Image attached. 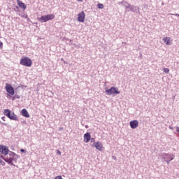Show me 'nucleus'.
<instances>
[{
  "instance_id": "f257e3e1",
  "label": "nucleus",
  "mask_w": 179,
  "mask_h": 179,
  "mask_svg": "<svg viewBox=\"0 0 179 179\" xmlns=\"http://www.w3.org/2000/svg\"><path fill=\"white\" fill-rule=\"evenodd\" d=\"M2 159L3 160L6 161V163H8V164H12V162L15 160V156L13 153L10 154L9 155L6 156L5 157L0 155V165L5 166V162L2 161Z\"/></svg>"
},
{
  "instance_id": "f03ea898",
  "label": "nucleus",
  "mask_w": 179,
  "mask_h": 179,
  "mask_svg": "<svg viewBox=\"0 0 179 179\" xmlns=\"http://www.w3.org/2000/svg\"><path fill=\"white\" fill-rule=\"evenodd\" d=\"M20 65H22V66L30 68V66L33 65V61L27 57H22L20 61Z\"/></svg>"
},
{
  "instance_id": "7ed1b4c3",
  "label": "nucleus",
  "mask_w": 179,
  "mask_h": 179,
  "mask_svg": "<svg viewBox=\"0 0 179 179\" xmlns=\"http://www.w3.org/2000/svg\"><path fill=\"white\" fill-rule=\"evenodd\" d=\"M3 114L6 115V117H8V118L12 120L13 121H17L19 120L17 118V115H16L14 112L10 111L9 109L4 110Z\"/></svg>"
},
{
  "instance_id": "20e7f679",
  "label": "nucleus",
  "mask_w": 179,
  "mask_h": 179,
  "mask_svg": "<svg viewBox=\"0 0 179 179\" xmlns=\"http://www.w3.org/2000/svg\"><path fill=\"white\" fill-rule=\"evenodd\" d=\"M55 19V15L54 14H48L46 15H43L41 17L38 18V22H48V20H52Z\"/></svg>"
},
{
  "instance_id": "39448f33",
  "label": "nucleus",
  "mask_w": 179,
  "mask_h": 179,
  "mask_svg": "<svg viewBox=\"0 0 179 179\" xmlns=\"http://www.w3.org/2000/svg\"><path fill=\"white\" fill-rule=\"evenodd\" d=\"M106 93L108 96H111V94H120V91L118 90V88L112 87L110 89L106 90Z\"/></svg>"
},
{
  "instance_id": "423d86ee",
  "label": "nucleus",
  "mask_w": 179,
  "mask_h": 179,
  "mask_svg": "<svg viewBox=\"0 0 179 179\" xmlns=\"http://www.w3.org/2000/svg\"><path fill=\"white\" fill-rule=\"evenodd\" d=\"M6 90L10 96H13L15 94V89H13V87L10 84H6Z\"/></svg>"
},
{
  "instance_id": "0eeeda50",
  "label": "nucleus",
  "mask_w": 179,
  "mask_h": 179,
  "mask_svg": "<svg viewBox=\"0 0 179 179\" xmlns=\"http://www.w3.org/2000/svg\"><path fill=\"white\" fill-rule=\"evenodd\" d=\"M0 153H1V155H4V156H8V154L9 153V148L6 145H0Z\"/></svg>"
},
{
  "instance_id": "6e6552de",
  "label": "nucleus",
  "mask_w": 179,
  "mask_h": 179,
  "mask_svg": "<svg viewBox=\"0 0 179 179\" xmlns=\"http://www.w3.org/2000/svg\"><path fill=\"white\" fill-rule=\"evenodd\" d=\"M94 148L97 150H99V152H103L104 150V146H103V143L101 142H96L94 143Z\"/></svg>"
},
{
  "instance_id": "1a4fd4ad",
  "label": "nucleus",
  "mask_w": 179,
  "mask_h": 179,
  "mask_svg": "<svg viewBox=\"0 0 179 179\" xmlns=\"http://www.w3.org/2000/svg\"><path fill=\"white\" fill-rule=\"evenodd\" d=\"M85 17H86V15L85 14V12L82 11L78 15V22L83 23V22H85Z\"/></svg>"
},
{
  "instance_id": "9d476101",
  "label": "nucleus",
  "mask_w": 179,
  "mask_h": 179,
  "mask_svg": "<svg viewBox=\"0 0 179 179\" xmlns=\"http://www.w3.org/2000/svg\"><path fill=\"white\" fill-rule=\"evenodd\" d=\"M129 125L132 129H136L139 127V122L138 120H132L129 122Z\"/></svg>"
},
{
  "instance_id": "9b49d317",
  "label": "nucleus",
  "mask_w": 179,
  "mask_h": 179,
  "mask_svg": "<svg viewBox=\"0 0 179 179\" xmlns=\"http://www.w3.org/2000/svg\"><path fill=\"white\" fill-rule=\"evenodd\" d=\"M91 138L92 136L90 135V133L87 132L84 134V142H85V143H88Z\"/></svg>"
},
{
  "instance_id": "f8f14e48",
  "label": "nucleus",
  "mask_w": 179,
  "mask_h": 179,
  "mask_svg": "<svg viewBox=\"0 0 179 179\" xmlns=\"http://www.w3.org/2000/svg\"><path fill=\"white\" fill-rule=\"evenodd\" d=\"M162 40L166 45H171V38L170 37L165 36Z\"/></svg>"
},
{
  "instance_id": "ddd939ff",
  "label": "nucleus",
  "mask_w": 179,
  "mask_h": 179,
  "mask_svg": "<svg viewBox=\"0 0 179 179\" xmlns=\"http://www.w3.org/2000/svg\"><path fill=\"white\" fill-rule=\"evenodd\" d=\"M21 113L22 117H25L26 118H30V114H29V112L27 109H22L21 110Z\"/></svg>"
},
{
  "instance_id": "4468645a",
  "label": "nucleus",
  "mask_w": 179,
  "mask_h": 179,
  "mask_svg": "<svg viewBox=\"0 0 179 179\" xmlns=\"http://www.w3.org/2000/svg\"><path fill=\"white\" fill-rule=\"evenodd\" d=\"M17 3L20 6V8H21V9H24V10L26 9V4H24V3H23L22 1L17 0Z\"/></svg>"
},
{
  "instance_id": "2eb2a0df",
  "label": "nucleus",
  "mask_w": 179,
  "mask_h": 179,
  "mask_svg": "<svg viewBox=\"0 0 179 179\" xmlns=\"http://www.w3.org/2000/svg\"><path fill=\"white\" fill-rule=\"evenodd\" d=\"M97 6H98L99 9H103L104 8V6L102 3H99L97 4Z\"/></svg>"
},
{
  "instance_id": "dca6fc26",
  "label": "nucleus",
  "mask_w": 179,
  "mask_h": 179,
  "mask_svg": "<svg viewBox=\"0 0 179 179\" xmlns=\"http://www.w3.org/2000/svg\"><path fill=\"white\" fill-rule=\"evenodd\" d=\"M164 71L165 72V73H169L170 72V69H169L168 68H164Z\"/></svg>"
},
{
  "instance_id": "f3484780",
  "label": "nucleus",
  "mask_w": 179,
  "mask_h": 179,
  "mask_svg": "<svg viewBox=\"0 0 179 179\" xmlns=\"http://www.w3.org/2000/svg\"><path fill=\"white\" fill-rule=\"evenodd\" d=\"M55 179H64V178H62V176H56Z\"/></svg>"
},
{
  "instance_id": "a211bd4d",
  "label": "nucleus",
  "mask_w": 179,
  "mask_h": 179,
  "mask_svg": "<svg viewBox=\"0 0 179 179\" xmlns=\"http://www.w3.org/2000/svg\"><path fill=\"white\" fill-rule=\"evenodd\" d=\"M91 142H93L94 143H96V140L94 139V138H91Z\"/></svg>"
},
{
  "instance_id": "6ab92c4d",
  "label": "nucleus",
  "mask_w": 179,
  "mask_h": 179,
  "mask_svg": "<svg viewBox=\"0 0 179 179\" xmlns=\"http://www.w3.org/2000/svg\"><path fill=\"white\" fill-rule=\"evenodd\" d=\"M2 47H3V43L0 41V48H2Z\"/></svg>"
},
{
  "instance_id": "aec40b11",
  "label": "nucleus",
  "mask_w": 179,
  "mask_h": 179,
  "mask_svg": "<svg viewBox=\"0 0 179 179\" xmlns=\"http://www.w3.org/2000/svg\"><path fill=\"white\" fill-rule=\"evenodd\" d=\"M57 155L61 156V151H59V150H57Z\"/></svg>"
},
{
  "instance_id": "412c9836",
  "label": "nucleus",
  "mask_w": 179,
  "mask_h": 179,
  "mask_svg": "<svg viewBox=\"0 0 179 179\" xmlns=\"http://www.w3.org/2000/svg\"><path fill=\"white\" fill-rule=\"evenodd\" d=\"M20 152H22V153H24L26 151L24 150H23V149H21Z\"/></svg>"
},
{
  "instance_id": "4be33fe9",
  "label": "nucleus",
  "mask_w": 179,
  "mask_h": 179,
  "mask_svg": "<svg viewBox=\"0 0 179 179\" xmlns=\"http://www.w3.org/2000/svg\"><path fill=\"white\" fill-rule=\"evenodd\" d=\"M5 116H3V117H1V120H3V121H5Z\"/></svg>"
},
{
  "instance_id": "5701e85b",
  "label": "nucleus",
  "mask_w": 179,
  "mask_h": 179,
  "mask_svg": "<svg viewBox=\"0 0 179 179\" xmlns=\"http://www.w3.org/2000/svg\"><path fill=\"white\" fill-rule=\"evenodd\" d=\"M78 2H83V0H77Z\"/></svg>"
},
{
  "instance_id": "b1692460",
  "label": "nucleus",
  "mask_w": 179,
  "mask_h": 179,
  "mask_svg": "<svg viewBox=\"0 0 179 179\" xmlns=\"http://www.w3.org/2000/svg\"><path fill=\"white\" fill-rule=\"evenodd\" d=\"M176 131H177V132H179V128L178 127L176 128Z\"/></svg>"
},
{
  "instance_id": "393cba45",
  "label": "nucleus",
  "mask_w": 179,
  "mask_h": 179,
  "mask_svg": "<svg viewBox=\"0 0 179 179\" xmlns=\"http://www.w3.org/2000/svg\"><path fill=\"white\" fill-rule=\"evenodd\" d=\"M175 16H179V14H175Z\"/></svg>"
}]
</instances>
